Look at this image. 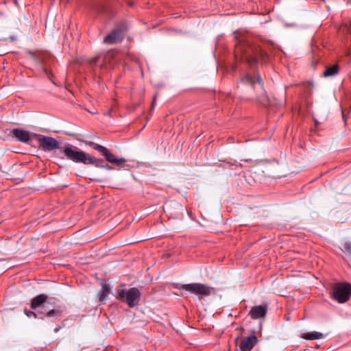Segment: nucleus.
<instances>
[{
  "label": "nucleus",
  "mask_w": 351,
  "mask_h": 351,
  "mask_svg": "<svg viewBox=\"0 0 351 351\" xmlns=\"http://www.w3.org/2000/svg\"><path fill=\"white\" fill-rule=\"evenodd\" d=\"M235 58L246 61L250 64L254 63H267L269 57L259 45L249 43H240L237 45L234 51Z\"/></svg>",
  "instance_id": "obj_1"
},
{
  "label": "nucleus",
  "mask_w": 351,
  "mask_h": 351,
  "mask_svg": "<svg viewBox=\"0 0 351 351\" xmlns=\"http://www.w3.org/2000/svg\"><path fill=\"white\" fill-rule=\"evenodd\" d=\"M60 151L64 154L66 159L74 162H82L84 165H99V160L84 152L80 150L78 147L73 145H68L60 148Z\"/></svg>",
  "instance_id": "obj_2"
},
{
  "label": "nucleus",
  "mask_w": 351,
  "mask_h": 351,
  "mask_svg": "<svg viewBox=\"0 0 351 351\" xmlns=\"http://www.w3.org/2000/svg\"><path fill=\"white\" fill-rule=\"evenodd\" d=\"M116 297L119 300L125 302L130 307H134L138 304L141 292L136 287L128 289H117Z\"/></svg>",
  "instance_id": "obj_3"
},
{
  "label": "nucleus",
  "mask_w": 351,
  "mask_h": 351,
  "mask_svg": "<svg viewBox=\"0 0 351 351\" xmlns=\"http://www.w3.org/2000/svg\"><path fill=\"white\" fill-rule=\"evenodd\" d=\"M332 298L339 303L347 302L351 296V285L337 283L332 287Z\"/></svg>",
  "instance_id": "obj_4"
},
{
  "label": "nucleus",
  "mask_w": 351,
  "mask_h": 351,
  "mask_svg": "<svg viewBox=\"0 0 351 351\" xmlns=\"http://www.w3.org/2000/svg\"><path fill=\"white\" fill-rule=\"evenodd\" d=\"M182 289L192 294H195L199 298H204L211 293L213 288L204 284L195 282L183 285Z\"/></svg>",
  "instance_id": "obj_5"
},
{
  "label": "nucleus",
  "mask_w": 351,
  "mask_h": 351,
  "mask_svg": "<svg viewBox=\"0 0 351 351\" xmlns=\"http://www.w3.org/2000/svg\"><path fill=\"white\" fill-rule=\"evenodd\" d=\"M240 84L242 86L247 85L252 89H254L257 86L259 87L262 93L265 95V90L263 88V84L258 73H246L243 77H241Z\"/></svg>",
  "instance_id": "obj_6"
},
{
  "label": "nucleus",
  "mask_w": 351,
  "mask_h": 351,
  "mask_svg": "<svg viewBox=\"0 0 351 351\" xmlns=\"http://www.w3.org/2000/svg\"><path fill=\"white\" fill-rule=\"evenodd\" d=\"M40 147L43 149L51 151L56 149H60L58 142L53 138L47 136H40L38 138Z\"/></svg>",
  "instance_id": "obj_7"
},
{
  "label": "nucleus",
  "mask_w": 351,
  "mask_h": 351,
  "mask_svg": "<svg viewBox=\"0 0 351 351\" xmlns=\"http://www.w3.org/2000/svg\"><path fill=\"white\" fill-rule=\"evenodd\" d=\"M123 39L122 31L119 29H115L104 38V43L113 45L121 42Z\"/></svg>",
  "instance_id": "obj_8"
},
{
  "label": "nucleus",
  "mask_w": 351,
  "mask_h": 351,
  "mask_svg": "<svg viewBox=\"0 0 351 351\" xmlns=\"http://www.w3.org/2000/svg\"><path fill=\"white\" fill-rule=\"evenodd\" d=\"M258 341L257 337L252 335L241 340L240 343L241 351H251Z\"/></svg>",
  "instance_id": "obj_9"
},
{
  "label": "nucleus",
  "mask_w": 351,
  "mask_h": 351,
  "mask_svg": "<svg viewBox=\"0 0 351 351\" xmlns=\"http://www.w3.org/2000/svg\"><path fill=\"white\" fill-rule=\"evenodd\" d=\"M266 313L267 306L258 305L253 306L251 308L249 315L252 319H257L264 317L266 315Z\"/></svg>",
  "instance_id": "obj_10"
},
{
  "label": "nucleus",
  "mask_w": 351,
  "mask_h": 351,
  "mask_svg": "<svg viewBox=\"0 0 351 351\" xmlns=\"http://www.w3.org/2000/svg\"><path fill=\"white\" fill-rule=\"evenodd\" d=\"M12 134L16 137L19 141L23 143H27L29 138V133L28 131L21 129V128H14L12 130Z\"/></svg>",
  "instance_id": "obj_11"
},
{
  "label": "nucleus",
  "mask_w": 351,
  "mask_h": 351,
  "mask_svg": "<svg viewBox=\"0 0 351 351\" xmlns=\"http://www.w3.org/2000/svg\"><path fill=\"white\" fill-rule=\"evenodd\" d=\"M105 159L110 163L116 164L117 165H121L125 162V159L123 158H117L115 155L112 154L108 149L104 155Z\"/></svg>",
  "instance_id": "obj_12"
},
{
  "label": "nucleus",
  "mask_w": 351,
  "mask_h": 351,
  "mask_svg": "<svg viewBox=\"0 0 351 351\" xmlns=\"http://www.w3.org/2000/svg\"><path fill=\"white\" fill-rule=\"evenodd\" d=\"M47 300V296L45 294H40L34 297L31 301V308L32 309H36L44 304Z\"/></svg>",
  "instance_id": "obj_13"
},
{
  "label": "nucleus",
  "mask_w": 351,
  "mask_h": 351,
  "mask_svg": "<svg viewBox=\"0 0 351 351\" xmlns=\"http://www.w3.org/2000/svg\"><path fill=\"white\" fill-rule=\"evenodd\" d=\"M339 71V66L338 64L326 68L324 72V77H333L336 75Z\"/></svg>",
  "instance_id": "obj_14"
},
{
  "label": "nucleus",
  "mask_w": 351,
  "mask_h": 351,
  "mask_svg": "<svg viewBox=\"0 0 351 351\" xmlns=\"http://www.w3.org/2000/svg\"><path fill=\"white\" fill-rule=\"evenodd\" d=\"M302 337L306 340H316L322 339L324 337V335L319 332L313 331L303 333L302 335Z\"/></svg>",
  "instance_id": "obj_15"
},
{
  "label": "nucleus",
  "mask_w": 351,
  "mask_h": 351,
  "mask_svg": "<svg viewBox=\"0 0 351 351\" xmlns=\"http://www.w3.org/2000/svg\"><path fill=\"white\" fill-rule=\"evenodd\" d=\"M109 293H110L109 286L106 283L102 284V290L99 293V301L101 302H104L106 300V298L109 294Z\"/></svg>",
  "instance_id": "obj_16"
},
{
  "label": "nucleus",
  "mask_w": 351,
  "mask_h": 351,
  "mask_svg": "<svg viewBox=\"0 0 351 351\" xmlns=\"http://www.w3.org/2000/svg\"><path fill=\"white\" fill-rule=\"evenodd\" d=\"M62 309L61 308H58L57 309H51L45 313V317H55L56 319H59L62 316Z\"/></svg>",
  "instance_id": "obj_17"
},
{
  "label": "nucleus",
  "mask_w": 351,
  "mask_h": 351,
  "mask_svg": "<svg viewBox=\"0 0 351 351\" xmlns=\"http://www.w3.org/2000/svg\"><path fill=\"white\" fill-rule=\"evenodd\" d=\"M86 144L89 145L90 147H91L93 149L99 152L102 154V156L104 155V154L106 152H107L106 147H105L101 145H99L97 143H95L94 142L88 141V142H86Z\"/></svg>",
  "instance_id": "obj_18"
},
{
  "label": "nucleus",
  "mask_w": 351,
  "mask_h": 351,
  "mask_svg": "<svg viewBox=\"0 0 351 351\" xmlns=\"http://www.w3.org/2000/svg\"><path fill=\"white\" fill-rule=\"evenodd\" d=\"M27 53L36 62L40 63L43 62L42 58L40 56L37 55L36 53L30 51Z\"/></svg>",
  "instance_id": "obj_19"
},
{
  "label": "nucleus",
  "mask_w": 351,
  "mask_h": 351,
  "mask_svg": "<svg viewBox=\"0 0 351 351\" xmlns=\"http://www.w3.org/2000/svg\"><path fill=\"white\" fill-rule=\"evenodd\" d=\"M341 31L343 33V34H351V21L350 22V23L348 25V24H346L344 25H343L341 28Z\"/></svg>",
  "instance_id": "obj_20"
},
{
  "label": "nucleus",
  "mask_w": 351,
  "mask_h": 351,
  "mask_svg": "<svg viewBox=\"0 0 351 351\" xmlns=\"http://www.w3.org/2000/svg\"><path fill=\"white\" fill-rule=\"evenodd\" d=\"M343 250L351 255V242H345L343 245Z\"/></svg>",
  "instance_id": "obj_21"
},
{
  "label": "nucleus",
  "mask_w": 351,
  "mask_h": 351,
  "mask_svg": "<svg viewBox=\"0 0 351 351\" xmlns=\"http://www.w3.org/2000/svg\"><path fill=\"white\" fill-rule=\"evenodd\" d=\"M24 313L28 317H34V318H38V315L34 312V311H29V310H27V309H24ZM39 318L40 319H43V317H39Z\"/></svg>",
  "instance_id": "obj_22"
},
{
  "label": "nucleus",
  "mask_w": 351,
  "mask_h": 351,
  "mask_svg": "<svg viewBox=\"0 0 351 351\" xmlns=\"http://www.w3.org/2000/svg\"><path fill=\"white\" fill-rule=\"evenodd\" d=\"M97 160H99V162L97 163L99 165H95V167H101V168H104V169H108V170H112V167L109 166V165H103L104 160L102 159L97 158Z\"/></svg>",
  "instance_id": "obj_23"
},
{
  "label": "nucleus",
  "mask_w": 351,
  "mask_h": 351,
  "mask_svg": "<svg viewBox=\"0 0 351 351\" xmlns=\"http://www.w3.org/2000/svg\"><path fill=\"white\" fill-rule=\"evenodd\" d=\"M98 58H99V57H94L90 60V62L95 63L97 61Z\"/></svg>",
  "instance_id": "obj_24"
},
{
  "label": "nucleus",
  "mask_w": 351,
  "mask_h": 351,
  "mask_svg": "<svg viewBox=\"0 0 351 351\" xmlns=\"http://www.w3.org/2000/svg\"><path fill=\"white\" fill-rule=\"evenodd\" d=\"M155 101H156V97H154V101H153L152 106H154Z\"/></svg>",
  "instance_id": "obj_25"
},
{
  "label": "nucleus",
  "mask_w": 351,
  "mask_h": 351,
  "mask_svg": "<svg viewBox=\"0 0 351 351\" xmlns=\"http://www.w3.org/2000/svg\"><path fill=\"white\" fill-rule=\"evenodd\" d=\"M58 330H59V328H56L54 329V331H55V332H58Z\"/></svg>",
  "instance_id": "obj_26"
},
{
  "label": "nucleus",
  "mask_w": 351,
  "mask_h": 351,
  "mask_svg": "<svg viewBox=\"0 0 351 351\" xmlns=\"http://www.w3.org/2000/svg\"><path fill=\"white\" fill-rule=\"evenodd\" d=\"M128 5H129L130 6H132V5H133V3H132V2H129V3H128Z\"/></svg>",
  "instance_id": "obj_27"
}]
</instances>
